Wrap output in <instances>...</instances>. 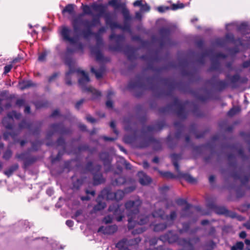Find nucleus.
Returning <instances> with one entry per match:
<instances>
[{"instance_id": "obj_1", "label": "nucleus", "mask_w": 250, "mask_h": 250, "mask_svg": "<svg viewBox=\"0 0 250 250\" xmlns=\"http://www.w3.org/2000/svg\"><path fill=\"white\" fill-rule=\"evenodd\" d=\"M141 201L138 199L134 201H128L125 204L127 215L128 217V228H132L136 223L142 225L148 222L147 216H138L139 208L141 205Z\"/></svg>"}, {"instance_id": "obj_2", "label": "nucleus", "mask_w": 250, "mask_h": 250, "mask_svg": "<svg viewBox=\"0 0 250 250\" xmlns=\"http://www.w3.org/2000/svg\"><path fill=\"white\" fill-rule=\"evenodd\" d=\"M108 211L113 213V216L108 215L104 219V222L105 224L111 223L113 218H115L117 221H121L124 217V213L122 208L117 203H115L110 205L108 209Z\"/></svg>"}, {"instance_id": "obj_3", "label": "nucleus", "mask_w": 250, "mask_h": 250, "mask_svg": "<svg viewBox=\"0 0 250 250\" xmlns=\"http://www.w3.org/2000/svg\"><path fill=\"white\" fill-rule=\"evenodd\" d=\"M78 72L81 74V77L79 79V84L83 90L91 93L95 97L100 96L99 91L91 86L86 87V85L89 82L90 79L84 71L78 70Z\"/></svg>"}, {"instance_id": "obj_4", "label": "nucleus", "mask_w": 250, "mask_h": 250, "mask_svg": "<svg viewBox=\"0 0 250 250\" xmlns=\"http://www.w3.org/2000/svg\"><path fill=\"white\" fill-rule=\"evenodd\" d=\"M60 34L63 40L69 42L70 44H74L78 41V36L76 35H72V30L66 26L62 27Z\"/></svg>"}, {"instance_id": "obj_5", "label": "nucleus", "mask_w": 250, "mask_h": 250, "mask_svg": "<svg viewBox=\"0 0 250 250\" xmlns=\"http://www.w3.org/2000/svg\"><path fill=\"white\" fill-rule=\"evenodd\" d=\"M171 157L172 160L173 165L175 167L176 171L179 173V175L185 178L188 183L191 184L196 183L197 180L192 176L188 174L180 172L179 166L178 164L177 161L181 159V156L178 154H173L171 155Z\"/></svg>"}, {"instance_id": "obj_6", "label": "nucleus", "mask_w": 250, "mask_h": 250, "mask_svg": "<svg viewBox=\"0 0 250 250\" xmlns=\"http://www.w3.org/2000/svg\"><path fill=\"white\" fill-rule=\"evenodd\" d=\"M154 217H160L162 219H166L167 220V224L168 225H171L172 224L173 221L176 217V213L175 211L171 212L169 216H165L164 212L162 209H159L155 211L153 213Z\"/></svg>"}, {"instance_id": "obj_7", "label": "nucleus", "mask_w": 250, "mask_h": 250, "mask_svg": "<svg viewBox=\"0 0 250 250\" xmlns=\"http://www.w3.org/2000/svg\"><path fill=\"white\" fill-rule=\"evenodd\" d=\"M83 14H80L76 17H75L72 21V26L74 32L76 33L79 32L80 26L82 24H83L85 26L89 23V21L88 20L83 21Z\"/></svg>"}, {"instance_id": "obj_8", "label": "nucleus", "mask_w": 250, "mask_h": 250, "mask_svg": "<svg viewBox=\"0 0 250 250\" xmlns=\"http://www.w3.org/2000/svg\"><path fill=\"white\" fill-rule=\"evenodd\" d=\"M21 116V115L20 114L17 113L15 111H13L11 112H9L7 116L3 119L2 121V124L5 126L6 128L9 129L11 128L12 127V125L9 124L8 122L11 123L13 120V118L19 119H20Z\"/></svg>"}, {"instance_id": "obj_9", "label": "nucleus", "mask_w": 250, "mask_h": 250, "mask_svg": "<svg viewBox=\"0 0 250 250\" xmlns=\"http://www.w3.org/2000/svg\"><path fill=\"white\" fill-rule=\"evenodd\" d=\"M101 169V167L99 165L96 166L95 169L92 170V172L93 174L94 183L95 185H98L104 181V179L103 177L102 174L99 172Z\"/></svg>"}, {"instance_id": "obj_10", "label": "nucleus", "mask_w": 250, "mask_h": 250, "mask_svg": "<svg viewBox=\"0 0 250 250\" xmlns=\"http://www.w3.org/2000/svg\"><path fill=\"white\" fill-rule=\"evenodd\" d=\"M66 63L69 67V70L66 72L65 74V83L68 85H70L72 83L70 81V78L72 74L74 72L75 70L73 68L74 66V62L71 60L66 61Z\"/></svg>"}, {"instance_id": "obj_11", "label": "nucleus", "mask_w": 250, "mask_h": 250, "mask_svg": "<svg viewBox=\"0 0 250 250\" xmlns=\"http://www.w3.org/2000/svg\"><path fill=\"white\" fill-rule=\"evenodd\" d=\"M140 241V239L139 238H135L134 240H132L128 241L126 239H123L116 244V247L120 249L119 250H124L126 248L127 245H133L137 243Z\"/></svg>"}, {"instance_id": "obj_12", "label": "nucleus", "mask_w": 250, "mask_h": 250, "mask_svg": "<svg viewBox=\"0 0 250 250\" xmlns=\"http://www.w3.org/2000/svg\"><path fill=\"white\" fill-rule=\"evenodd\" d=\"M138 176L139 182L142 185H146L151 182L150 178L142 171L139 172Z\"/></svg>"}, {"instance_id": "obj_13", "label": "nucleus", "mask_w": 250, "mask_h": 250, "mask_svg": "<svg viewBox=\"0 0 250 250\" xmlns=\"http://www.w3.org/2000/svg\"><path fill=\"white\" fill-rule=\"evenodd\" d=\"M91 7L94 11L99 13L98 17L103 16L106 12V7L103 4H93Z\"/></svg>"}, {"instance_id": "obj_14", "label": "nucleus", "mask_w": 250, "mask_h": 250, "mask_svg": "<svg viewBox=\"0 0 250 250\" xmlns=\"http://www.w3.org/2000/svg\"><path fill=\"white\" fill-rule=\"evenodd\" d=\"M100 158L103 161L104 166L107 167H106V170H108L110 163L108 154L106 152L102 153L100 155Z\"/></svg>"}, {"instance_id": "obj_15", "label": "nucleus", "mask_w": 250, "mask_h": 250, "mask_svg": "<svg viewBox=\"0 0 250 250\" xmlns=\"http://www.w3.org/2000/svg\"><path fill=\"white\" fill-rule=\"evenodd\" d=\"M117 230V227L116 226H110L106 227H101L98 231H103L104 233H113Z\"/></svg>"}, {"instance_id": "obj_16", "label": "nucleus", "mask_w": 250, "mask_h": 250, "mask_svg": "<svg viewBox=\"0 0 250 250\" xmlns=\"http://www.w3.org/2000/svg\"><path fill=\"white\" fill-rule=\"evenodd\" d=\"M109 5L112 6L115 9L123 8L125 5L122 0H111L108 2Z\"/></svg>"}, {"instance_id": "obj_17", "label": "nucleus", "mask_w": 250, "mask_h": 250, "mask_svg": "<svg viewBox=\"0 0 250 250\" xmlns=\"http://www.w3.org/2000/svg\"><path fill=\"white\" fill-rule=\"evenodd\" d=\"M216 213L219 214H225L227 216H229L232 218L235 217L234 214H230L227 208L223 207H218L215 208V210Z\"/></svg>"}, {"instance_id": "obj_18", "label": "nucleus", "mask_w": 250, "mask_h": 250, "mask_svg": "<svg viewBox=\"0 0 250 250\" xmlns=\"http://www.w3.org/2000/svg\"><path fill=\"white\" fill-rule=\"evenodd\" d=\"M87 28L82 30L81 34L83 38L88 39L90 36L94 35V33L92 32L91 30V27L88 25L85 26Z\"/></svg>"}, {"instance_id": "obj_19", "label": "nucleus", "mask_w": 250, "mask_h": 250, "mask_svg": "<svg viewBox=\"0 0 250 250\" xmlns=\"http://www.w3.org/2000/svg\"><path fill=\"white\" fill-rule=\"evenodd\" d=\"M106 31V28L104 27H102L100 28L98 31L97 34H95L96 40H97V44L98 47L100 46L101 45L103 44V41L102 39L100 37L99 35L103 33H104Z\"/></svg>"}, {"instance_id": "obj_20", "label": "nucleus", "mask_w": 250, "mask_h": 250, "mask_svg": "<svg viewBox=\"0 0 250 250\" xmlns=\"http://www.w3.org/2000/svg\"><path fill=\"white\" fill-rule=\"evenodd\" d=\"M34 83L30 81H23L19 84V87L21 90H24L34 86Z\"/></svg>"}, {"instance_id": "obj_21", "label": "nucleus", "mask_w": 250, "mask_h": 250, "mask_svg": "<svg viewBox=\"0 0 250 250\" xmlns=\"http://www.w3.org/2000/svg\"><path fill=\"white\" fill-rule=\"evenodd\" d=\"M91 71L95 75L96 77L99 79L102 77L104 71V67H101L99 70H96L93 67H91Z\"/></svg>"}, {"instance_id": "obj_22", "label": "nucleus", "mask_w": 250, "mask_h": 250, "mask_svg": "<svg viewBox=\"0 0 250 250\" xmlns=\"http://www.w3.org/2000/svg\"><path fill=\"white\" fill-rule=\"evenodd\" d=\"M18 165L15 164L11 166L7 170H5L4 173L6 176L9 177L18 168Z\"/></svg>"}, {"instance_id": "obj_23", "label": "nucleus", "mask_w": 250, "mask_h": 250, "mask_svg": "<svg viewBox=\"0 0 250 250\" xmlns=\"http://www.w3.org/2000/svg\"><path fill=\"white\" fill-rule=\"evenodd\" d=\"M62 13H68L70 15L74 14V5L69 4L67 5L62 11Z\"/></svg>"}, {"instance_id": "obj_24", "label": "nucleus", "mask_w": 250, "mask_h": 250, "mask_svg": "<svg viewBox=\"0 0 250 250\" xmlns=\"http://www.w3.org/2000/svg\"><path fill=\"white\" fill-rule=\"evenodd\" d=\"M122 13L125 21H127L130 20L131 17L130 16L129 11L125 7V6L122 9Z\"/></svg>"}, {"instance_id": "obj_25", "label": "nucleus", "mask_w": 250, "mask_h": 250, "mask_svg": "<svg viewBox=\"0 0 250 250\" xmlns=\"http://www.w3.org/2000/svg\"><path fill=\"white\" fill-rule=\"evenodd\" d=\"M176 202L179 205H183L184 204L186 205V206L184 209V211L188 210L190 207V205L187 204L186 201L183 199H178L176 200Z\"/></svg>"}, {"instance_id": "obj_26", "label": "nucleus", "mask_w": 250, "mask_h": 250, "mask_svg": "<svg viewBox=\"0 0 250 250\" xmlns=\"http://www.w3.org/2000/svg\"><path fill=\"white\" fill-rule=\"evenodd\" d=\"M91 52L92 54H94L96 56V60L98 61H100L103 58V55L102 53L99 51L97 50L94 48H92L91 49Z\"/></svg>"}, {"instance_id": "obj_27", "label": "nucleus", "mask_w": 250, "mask_h": 250, "mask_svg": "<svg viewBox=\"0 0 250 250\" xmlns=\"http://www.w3.org/2000/svg\"><path fill=\"white\" fill-rule=\"evenodd\" d=\"M98 202L97 205L94 207L95 211H100L104 209L106 206V204L104 202H100L99 200Z\"/></svg>"}, {"instance_id": "obj_28", "label": "nucleus", "mask_w": 250, "mask_h": 250, "mask_svg": "<svg viewBox=\"0 0 250 250\" xmlns=\"http://www.w3.org/2000/svg\"><path fill=\"white\" fill-rule=\"evenodd\" d=\"M115 196V200H121L123 199L125 193V190H118L116 192H114Z\"/></svg>"}, {"instance_id": "obj_29", "label": "nucleus", "mask_w": 250, "mask_h": 250, "mask_svg": "<svg viewBox=\"0 0 250 250\" xmlns=\"http://www.w3.org/2000/svg\"><path fill=\"white\" fill-rule=\"evenodd\" d=\"M83 10V15L84 14L90 15L93 16L91 8L88 5H84L82 4Z\"/></svg>"}, {"instance_id": "obj_30", "label": "nucleus", "mask_w": 250, "mask_h": 250, "mask_svg": "<svg viewBox=\"0 0 250 250\" xmlns=\"http://www.w3.org/2000/svg\"><path fill=\"white\" fill-rule=\"evenodd\" d=\"M167 226L165 224H157L154 226V230L156 231L163 230L166 229Z\"/></svg>"}, {"instance_id": "obj_31", "label": "nucleus", "mask_w": 250, "mask_h": 250, "mask_svg": "<svg viewBox=\"0 0 250 250\" xmlns=\"http://www.w3.org/2000/svg\"><path fill=\"white\" fill-rule=\"evenodd\" d=\"M240 111V108L238 106L234 107L231 108L228 113V114L229 116H232L238 113Z\"/></svg>"}, {"instance_id": "obj_32", "label": "nucleus", "mask_w": 250, "mask_h": 250, "mask_svg": "<svg viewBox=\"0 0 250 250\" xmlns=\"http://www.w3.org/2000/svg\"><path fill=\"white\" fill-rule=\"evenodd\" d=\"M109 38L110 40L115 39L118 42L124 40V37L123 35H116L114 33H112L110 35Z\"/></svg>"}, {"instance_id": "obj_33", "label": "nucleus", "mask_w": 250, "mask_h": 250, "mask_svg": "<svg viewBox=\"0 0 250 250\" xmlns=\"http://www.w3.org/2000/svg\"><path fill=\"white\" fill-rule=\"evenodd\" d=\"M100 17H98L97 18H93L92 21L91 23H90L89 21V23L88 24V25L90 26V27L95 26L97 24H100V21L99 20V18Z\"/></svg>"}, {"instance_id": "obj_34", "label": "nucleus", "mask_w": 250, "mask_h": 250, "mask_svg": "<svg viewBox=\"0 0 250 250\" xmlns=\"http://www.w3.org/2000/svg\"><path fill=\"white\" fill-rule=\"evenodd\" d=\"M103 16L104 17L106 24H109L112 21V15L109 12H106Z\"/></svg>"}, {"instance_id": "obj_35", "label": "nucleus", "mask_w": 250, "mask_h": 250, "mask_svg": "<svg viewBox=\"0 0 250 250\" xmlns=\"http://www.w3.org/2000/svg\"><path fill=\"white\" fill-rule=\"evenodd\" d=\"M231 247H234L235 248V250H243L244 245L242 242H237Z\"/></svg>"}, {"instance_id": "obj_36", "label": "nucleus", "mask_w": 250, "mask_h": 250, "mask_svg": "<svg viewBox=\"0 0 250 250\" xmlns=\"http://www.w3.org/2000/svg\"><path fill=\"white\" fill-rule=\"evenodd\" d=\"M125 182V179L124 177L120 176L117 178L115 181V183L117 185H121L124 184Z\"/></svg>"}, {"instance_id": "obj_37", "label": "nucleus", "mask_w": 250, "mask_h": 250, "mask_svg": "<svg viewBox=\"0 0 250 250\" xmlns=\"http://www.w3.org/2000/svg\"><path fill=\"white\" fill-rule=\"evenodd\" d=\"M150 9V7L146 3H145V4H142L141 7V9H140V11L141 12H148L149 11Z\"/></svg>"}, {"instance_id": "obj_38", "label": "nucleus", "mask_w": 250, "mask_h": 250, "mask_svg": "<svg viewBox=\"0 0 250 250\" xmlns=\"http://www.w3.org/2000/svg\"><path fill=\"white\" fill-rule=\"evenodd\" d=\"M83 181L81 179H77L76 182H74L73 188L78 189L82 185Z\"/></svg>"}, {"instance_id": "obj_39", "label": "nucleus", "mask_w": 250, "mask_h": 250, "mask_svg": "<svg viewBox=\"0 0 250 250\" xmlns=\"http://www.w3.org/2000/svg\"><path fill=\"white\" fill-rule=\"evenodd\" d=\"M106 198L108 200L115 199V196L114 192L111 191H107L106 192Z\"/></svg>"}, {"instance_id": "obj_40", "label": "nucleus", "mask_w": 250, "mask_h": 250, "mask_svg": "<svg viewBox=\"0 0 250 250\" xmlns=\"http://www.w3.org/2000/svg\"><path fill=\"white\" fill-rule=\"evenodd\" d=\"M135 188H136V186L134 185H132L130 187L125 188L124 189L125 192V194L130 193V192H132L133 190H134Z\"/></svg>"}, {"instance_id": "obj_41", "label": "nucleus", "mask_w": 250, "mask_h": 250, "mask_svg": "<svg viewBox=\"0 0 250 250\" xmlns=\"http://www.w3.org/2000/svg\"><path fill=\"white\" fill-rule=\"evenodd\" d=\"M12 155V152L10 150H7L4 153L3 157L5 160L9 159Z\"/></svg>"}, {"instance_id": "obj_42", "label": "nucleus", "mask_w": 250, "mask_h": 250, "mask_svg": "<svg viewBox=\"0 0 250 250\" xmlns=\"http://www.w3.org/2000/svg\"><path fill=\"white\" fill-rule=\"evenodd\" d=\"M61 125H53L51 126V129L54 131H59Z\"/></svg>"}, {"instance_id": "obj_43", "label": "nucleus", "mask_w": 250, "mask_h": 250, "mask_svg": "<svg viewBox=\"0 0 250 250\" xmlns=\"http://www.w3.org/2000/svg\"><path fill=\"white\" fill-rule=\"evenodd\" d=\"M164 177L167 178H173L174 176L172 173L169 172H166L163 173Z\"/></svg>"}, {"instance_id": "obj_44", "label": "nucleus", "mask_w": 250, "mask_h": 250, "mask_svg": "<svg viewBox=\"0 0 250 250\" xmlns=\"http://www.w3.org/2000/svg\"><path fill=\"white\" fill-rule=\"evenodd\" d=\"M58 76V73H54L52 76L49 77V78L48 79V81L49 82H53L54 81H55L56 80V79L57 78Z\"/></svg>"}, {"instance_id": "obj_45", "label": "nucleus", "mask_w": 250, "mask_h": 250, "mask_svg": "<svg viewBox=\"0 0 250 250\" xmlns=\"http://www.w3.org/2000/svg\"><path fill=\"white\" fill-rule=\"evenodd\" d=\"M107 25H108L111 29L119 27V25L116 22H113L112 21H111L109 24H107Z\"/></svg>"}, {"instance_id": "obj_46", "label": "nucleus", "mask_w": 250, "mask_h": 250, "mask_svg": "<svg viewBox=\"0 0 250 250\" xmlns=\"http://www.w3.org/2000/svg\"><path fill=\"white\" fill-rule=\"evenodd\" d=\"M46 55H47V54L45 52H44V53H42V54H41L39 56V58H38L39 61L40 62L44 61L45 60Z\"/></svg>"}, {"instance_id": "obj_47", "label": "nucleus", "mask_w": 250, "mask_h": 250, "mask_svg": "<svg viewBox=\"0 0 250 250\" xmlns=\"http://www.w3.org/2000/svg\"><path fill=\"white\" fill-rule=\"evenodd\" d=\"M86 119L87 121L91 123H94L96 122V120L89 115L86 116Z\"/></svg>"}, {"instance_id": "obj_48", "label": "nucleus", "mask_w": 250, "mask_h": 250, "mask_svg": "<svg viewBox=\"0 0 250 250\" xmlns=\"http://www.w3.org/2000/svg\"><path fill=\"white\" fill-rule=\"evenodd\" d=\"M110 127L113 129L114 132L117 135L118 134V132L117 130L115 128V124L114 122H111L110 124Z\"/></svg>"}, {"instance_id": "obj_49", "label": "nucleus", "mask_w": 250, "mask_h": 250, "mask_svg": "<svg viewBox=\"0 0 250 250\" xmlns=\"http://www.w3.org/2000/svg\"><path fill=\"white\" fill-rule=\"evenodd\" d=\"M168 7H165L163 6H159L157 8V10L159 12L163 13L165 12L167 10H168Z\"/></svg>"}, {"instance_id": "obj_50", "label": "nucleus", "mask_w": 250, "mask_h": 250, "mask_svg": "<svg viewBox=\"0 0 250 250\" xmlns=\"http://www.w3.org/2000/svg\"><path fill=\"white\" fill-rule=\"evenodd\" d=\"M84 101V100L83 99H81V100L77 102L75 105L76 108L79 109L80 106L83 103Z\"/></svg>"}, {"instance_id": "obj_51", "label": "nucleus", "mask_w": 250, "mask_h": 250, "mask_svg": "<svg viewBox=\"0 0 250 250\" xmlns=\"http://www.w3.org/2000/svg\"><path fill=\"white\" fill-rule=\"evenodd\" d=\"M142 4H143V3H142V0H136L133 3V5L134 6H140V7H141Z\"/></svg>"}, {"instance_id": "obj_52", "label": "nucleus", "mask_w": 250, "mask_h": 250, "mask_svg": "<svg viewBox=\"0 0 250 250\" xmlns=\"http://www.w3.org/2000/svg\"><path fill=\"white\" fill-rule=\"evenodd\" d=\"M24 103V101L22 99H18L16 102V104L19 106L22 105Z\"/></svg>"}, {"instance_id": "obj_53", "label": "nucleus", "mask_w": 250, "mask_h": 250, "mask_svg": "<svg viewBox=\"0 0 250 250\" xmlns=\"http://www.w3.org/2000/svg\"><path fill=\"white\" fill-rule=\"evenodd\" d=\"M112 105H113V102L111 100H108L106 102V106L108 107V108H112Z\"/></svg>"}, {"instance_id": "obj_54", "label": "nucleus", "mask_w": 250, "mask_h": 250, "mask_svg": "<svg viewBox=\"0 0 250 250\" xmlns=\"http://www.w3.org/2000/svg\"><path fill=\"white\" fill-rule=\"evenodd\" d=\"M12 68L11 65H6L4 67V73H7L9 72Z\"/></svg>"}, {"instance_id": "obj_55", "label": "nucleus", "mask_w": 250, "mask_h": 250, "mask_svg": "<svg viewBox=\"0 0 250 250\" xmlns=\"http://www.w3.org/2000/svg\"><path fill=\"white\" fill-rule=\"evenodd\" d=\"M184 6H183V4H181L180 6H178L176 4H173L172 5V9L173 10H176V9H177L178 8H183Z\"/></svg>"}, {"instance_id": "obj_56", "label": "nucleus", "mask_w": 250, "mask_h": 250, "mask_svg": "<svg viewBox=\"0 0 250 250\" xmlns=\"http://www.w3.org/2000/svg\"><path fill=\"white\" fill-rule=\"evenodd\" d=\"M142 12H137L135 13V17L137 19L140 20L142 18V15H141Z\"/></svg>"}, {"instance_id": "obj_57", "label": "nucleus", "mask_w": 250, "mask_h": 250, "mask_svg": "<svg viewBox=\"0 0 250 250\" xmlns=\"http://www.w3.org/2000/svg\"><path fill=\"white\" fill-rule=\"evenodd\" d=\"M26 127H28V125L26 123L25 121H22V123L20 125V127L21 128Z\"/></svg>"}, {"instance_id": "obj_58", "label": "nucleus", "mask_w": 250, "mask_h": 250, "mask_svg": "<svg viewBox=\"0 0 250 250\" xmlns=\"http://www.w3.org/2000/svg\"><path fill=\"white\" fill-rule=\"evenodd\" d=\"M66 224L69 227H71L73 225V222L71 220H67L66 221Z\"/></svg>"}, {"instance_id": "obj_59", "label": "nucleus", "mask_w": 250, "mask_h": 250, "mask_svg": "<svg viewBox=\"0 0 250 250\" xmlns=\"http://www.w3.org/2000/svg\"><path fill=\"white\" fill-rule=\"evenodd\" d=\"M247 234L245 231H242L239 234V236L241 238H244L246 237Z\"/></svg>"}, {"instance_id": "obj_60", "label": "nucleus", "mask_w": 250, "mask_h": 250, "mask_svg": "<svg viewBox=\"0 0 250 250\" xmlns=\"http://www.w3.org/2000/svg\"><path fill=\"white\" fill-rule=\"evenodd\" d=\"M104 140L105 141H114L116 138H111V137H104Z\"/></svg>"}, {"instance_id": "obj_61", "label": "nucleus", "mask_w": 250, "mask_h": 250, "mask_svg": "<svg viewBox=\"0 0 250 250\" xmlns=\"http://www.w3.org/2000/svg\"><path fill=\"white\" fill-rule=\"evenodd\" d=\"M30 110V108L29 106H26L24 109V112L26 113H29Z\"/></svg>"}, {"instance_id": "obj_62", "label": "nucleus", "mask_w": 250, "mask_h": 250, "mask_svg": "<svg viewBox=\"0 0 250 250\" xmlns=\"http://www.w3.org/2000/svg\"><path fill=\"white\" fill-rule=\"evenodd\" d=\"M64 143V140L62 138H60L58 140V144L59 145H62Z\"/></svg>"}, {"instance_id": "obj_63", "label": "nucleus", "mask_w": 250, "mask_h": 250, "mask_svg": "<svg viewBox=\"0 0 250 250\" xmlns=\"http://www.w3.org/2000/svg\"><path fill=\"white\" fill-rule=\"evenodd\" d=\"M143 167L145 168H148L149 167V164L147 162H144Z\"/></svg>"}, {"instance_id": "obj_64", "label": "nucleus", "mask_w": 250, "mask_h": 250, "mask_svg": "<svg viewBox=\"0 0 250 250\" xmlns=\"http://www.w3.org/2000/svg\"><path fill=\"white\" fill-rule=\"evenodd\" d=\"M59 114V111L58 110H55L52 114L51 116L52 117H55Z\"/></svg>"}]
</instances>
